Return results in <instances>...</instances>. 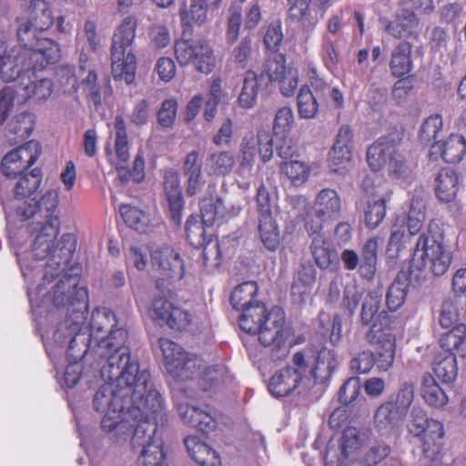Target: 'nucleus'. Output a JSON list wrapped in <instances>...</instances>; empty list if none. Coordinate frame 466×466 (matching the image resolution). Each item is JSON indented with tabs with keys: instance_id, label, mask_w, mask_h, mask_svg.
Masks as SVG:
<instances>
[{
	"instance_id": "4",
	"label": "nucleus",
	"mask_w": 466,
	"mask_h": 466,
	"mask_svg": "<svg viewBox=\"0 0 466 466\" xmlns=\"http://www.w3.org/2000/svg\"><path fill=\"white\" fill-rule=\"evenodd\" d=\"M240 310V329L248 334L258 335L263 346L271 348L274 360H281L289 354L290 331L285 326V313L280 308L268 312L263 303L256 302Z\"/></svg>"
},
{
	"instance_id": "60",
	"label": "nucleus",
	"mask_w": 466,
	"mask_h": 466,
	"mask_svg": "<svg viewBox=\"0 0 466 466\" xmlns=\"http://www.w3.org/2000/svg\"><path fill=\"white\" fill-rule=\"evenodd\" d=\"M57 82L66 94H75L78 90L79 84L74 66L66 65L58 67Z\"/></svg>"
},
{
	"instance_id": "46",
	"label": "nucleus",
	"mask_w": 466,
	"mask_h": 466,
	"mask_svg": "<svg viewBox=\"0 0 466 466\" xmlns=\"http://www.w3.org/2000/svg\"><path fill=\"white\" fill-rule=\"evenodd\" d=\"M54 83L49 78L30 80L23 84V92L25 99L46 101L53 94Z\"/></svg>"
},
{
	"instance_id": "13",
	"label": "nucleus",
	"mask_w": 466,
	"mask_h": 466,
	"mask_svg": "<svg viewBox=\"0 0 466 466\" xmlns=\"http://www.w3.org/2000/svg\"><path fill=\"white\" fill-rule=\"evenodd\" d=\"M28 15V20L22 22L17 29L18 40L23 46L41 49L45 47L41 42L49 41L57 44L50 38L40 35L54 23L52 11L45 0H31Z\"/></svg>"
},
{
	"instance_id": "15",
	"label": "nucleus",
	"mask_w": 466,
	"mask_h": 466,
	"mask_svg": "<svg viewBox=\"0 0 466 466\" xmlns=\"http://www.w3.org/2000/svg\"><path fill=\"white\" fill-rule=\"evenodd\" d=\"M409 430L420 437L425 457L432 460L441 452L443 446V426L439 420L429 419L421 408H412Z\"/></svg>"
},
{
	"instance_id": "59",
	"label": "nucleus",
	"mask_w": 466,
	"mask_h": 466,
	"mask_svg": "<svg viewBox=\"0 0 466 466\" xmlns=\"http://www.w3.org/2000/svg\"><path fill=\"white\" fill-rule=\"evenodd\" d=\"M459 299L457 298H446L443 299L439 316V322L444 329L451 328L459 318Z\"/></svg>"
},
{
	"instance_id": "14",
	"label": "nucleus",
	"mask_w": 466,
	"mask_h": 466,
	"mask_svg": "<svg viewBox=\"0 0 466 466\" xmlns=\"http://www.w3.org/2000/svg\"><path fill=\"white\" fill-rule=\"evenodd\" d=\"M167 372L177 380L197 379L204 366L202 359L186 352L180 345L167 339L158 340Z\"/></svg>"
},
{
	"instance_id": "16",
	"label": "nucleus",
	"mask_w": 466,
	"mask_h": 466,
	"mask_svg": "<svg viewBox=\"0 0 466 466\" xmlns=\"http://www.w3.org/2000/svg\"><path fill=\"white\" fill-rule=\"evenodd\" d=\"M258 213V232L265 248L275 251L280 242L279 228L277 223L278 208L275 199L265 186L261 185L257 192Z\"/></svg>"
},
{
	"instance_id": "9",
	"label": "nucleus",
	"mask_w": 466,
	"mask_h": 466,
	"mask_svg": "<svg viewBox=\"0 0 466 466\" xmlns=\"http://www.w3.org/2000/svg\"><path fill=\"white\" fill-rule=\"evenodd\" d=\"M164 409L159 414L144 416L135 423L131 446L133 450L139 451L137 463L139 466H167L166 454L163 451V441L157 436V420L163 421Z\"/></svg>"
},
{
	"instance_id": "24",
	"label": "nucleus",
	"mask_w": 466,
	"mask_h": 466,
	"mask_svg": "<svg viewBox=\"0 0 466 466\" xmlns=\"http://www.w3.org/2000/svg\"><path fill=\"white\" fill-rule=\"evenodd\" d=\"M258 154V142L255 137L244 138L240 146L239 164L236 171V181L244 191L250 186L253 166Z\"/></svg>"
},
{
	"instance_id": "52",
	"label": "nucleus",
	"mask_w": 466,
	"mask_h": 466,
	"mask_svg": "<svg viewBox=\"0 0 466 466\" xmlns=\"http://www.w3.org/2000/svg\"><path fill=\"white\" fill-rule=\"evenodd\" d=\"M116 141L115 147L118 162L127 164L129 159L128 138L127 134L126 122L123 116H116L115 118Z\"/></svg>"
},
{
	"instance_id": "54",
	"label": "nucleus",
	"mask_w": 466,
	"mask_h": 466,
	"mask_svg": "<svg viewBox=\"0 0 466 466\" xmlns=\"http://www.w3.org/2000/svg\"><path fill=\"white\" fill-rule=\"evenodd\" d=\"M411 237L406 228L405 218H397L392 226L388 250L394 251L397 256L400 250L405 247L406 243L410 242Z\"/></svg>"
},
{
	"instance_id": "38",
	"label": "nucleus",
	"mask_w": 466,
	"mask_h": 466,
	"mask_svg": "<svg viewBox=\"0 0 466 466\" xmlns=\"http://www.w3.org/2000/svg\"><path fill=\"white\" fill-rule=\"evenodd\" d=\"M419 25L416 15L407 9L401 10L396 17L388 23L386 32L396 39H405L411 36Z\"/></svg>"
},
{
	"instance_id": "5",
	"label": "nucleus",
	"mask_w": 466,
	"mask_h": 466,
	"mask_svg": "<svg viewBox=\"0 0 466 466\" xmlns=\"http://www.w3.org/2000/svg\"><path fill=\"white\" fill-rule=\"evenodd\" d=\"M437 225L429 224L428 230L419 235L410 265L411 278L416 285H422L431 274L444 275L452 261V252L443 243V236L432 232Z\"/></svg>"
},
{
	"instance_id": "21",
	"label": "nucleus",
	"mask_w": 466,
	"mask_h": 466,
	"mask_svg": "<svg viewBox=\"0 0 466 466\" xmlns=\"http://www.w3.org/2000/svg\"><path fill=\"white\" fill-rule=\"evenodd\" d=\"M190 398L192 395L185 388L179 386L173 390V399L181 420L199 431L209 432L216 427L215 420L208 412L189 405L187 400Z\"/></svg>"
},
{
	"instance_id": "2",
	"label": "nucleus",
	"mask_w": 466,
	"mask_h": 466,
	"mask_svg": "<svg viewBox=\"0 0 466 466\" xmlns=\"http://www.w3.org/2000/svg\"><path fill=\"white\" fill-rule=\"evenodd\" d=\"M58 196L56 191H47L38 201L31 198L17 207V215L23 219H32L27 230L33 238L31 252L34 259L44 264L31 265L18 256V262L26 282L35 284L43 275L49 277L59 275L61 267L70 261L76 248L74 238L65 234L56 243L60 229V219L56 213Z\"/></svg>"
},
{
	"instance_id": "19",
	"label": "nucleus",
	"mask_w": 466,
	"mask_h": 466,
	"mask_svg": "<svg viewBox=\"0 0 466 466\" xmlns=\"http://www.w3.org/2000/svg\"><path fill=\"white\" fill-rule=\"evenodd\" d=\"M157 289L159 292L152 301L149 314L160 325L166 324L174 329H185L191 322V314L179 307L174 306L171 301L172 292L169 289L164 288L159 281L157 282Z\"/></svg>"
},
{
	"instance_id": "63",
	"label": "nucleus",
	"mask_w": 466,
	"mask_h": 466,
	"mask_svg": "<svg viewBox=\"0 0 466 466\" xmlns=\"http://www.w3.org/2000/svg\"><path fill=\"white\" fill-rule=\"evenodd\" d=\"M360 392V382L359 378L352 377L348 379L340 387L338 397L342 405L351 404Z\"/></svg>"
},
{
	"instance_id": "49",
	"label": "nucleus",
	"mask_w": 466,
	"mask_h": 466,
	"mask_svg": "<svg viewBox=\"0 0 466 466\" xmlns=\"http://www.w3.org/2000/svg\"><path fill=\"white\" fill-rule=\"evenodd\" d=\"M234 156L228 151L215 152L207 158V167L210 174L226 176L234 167Z\"/></svg>"
},
{
	"instance_id": "17",
	"label": "nucleus",
	"mask_w": 466,
	"mask_h": 466,
	"mask_svg": "<svg viewBox=\"0 0 466 466\" xmlns=\"http://www.w3.org/2000/svg\"><path fill=\"white\" fill-rule=\"evenodd\" d=\"M292 365L278 370L268 383V390L274 397H286L299 390L308 379L309 366L302 352L293 355Z\"/></svg>"
},
{
	"instance_id": "57",
	"label": "nucleus",
	"mask_w": 466,
	"mask_h": 466,
	"mask_svg": "<svg viewBox=\"0 0 466 466\" xmlns=\"http://www.w3.org/2000/svg\"><path fill=\"white\" fill-rule=\"evenodd\" d=\"M34 116L27 112L17 115L9 124V131L17 138L25 140L30 137L34 129Z\"/></svg>"
},
{
	"instance_id": "58",
	"label": "nucleus",
	"mask_w": 466,
	"mask_h": 466,
	"mask_svg": "<svg viewBox=\"0 0 466 466\" xmlns=\"http://www.w3.org/2000/svg\"><path fill=\"white\" fill-rule=\"evenodd\" d=\"M280 169L295 186L305 183L309 176V170L307 166L303 162L297 160L284 162Z\"/></svg>"
},
{
	"instance_id": "40",
	"label": "nucleus",
	"mask_w": 466,
	"mask_h": 466,
	"mask_svg": "<svg viewBox=\"0 0 466 466\" xmlns=\"http://www.w3.org/2000/svg\"><path fill=\"white\" fill-rule=\"evenodd\" d=\"M117 326L116 315L108 309H97L92 313L91 320L89 323V334L83 337V344L90 342L91 339L98 340L100 335L106 331L107 333L111 329Z\"/></svg>"
},
{
	"instance_id": "62",
	"label": "nucleus",
	"mask_w": 466,
	"mask_h": 466,
	"mask_svg": "<svg viewBox=\"0 0 466 466\" xmlns=\"http://www.w3.org/2000/svg\"><path fill=\"white\" fill-rule=\"evenodd\" d=\"M361 440L360 437V431L355 427H348L343 431L340 439V449L341 454L344 458L350 456V454L359 449L360 446Z\"/></svg>"
},
{
	"instance_id": "53",
	"label": "nucleus",
	"mask_w": 466,
	"mask_h": 466,
	"mask_svg": "<svg viewBox=\"0 0 466 466\" xmlns=\"http://www.w3.org/2000/svg\"><path fill=\"white\" fill-rule=\"evenodd\" d=\"M443 122L440 115H432L427 117L419 131V139L424 145L439 142L437 139L442 131Z\"/></svg>"
},
{
	"instance_id": "18",
	"label": "nucleus",
	"mask_w": 466,
	"mask_h": 466,
	"mask_svg": "<svg viewBox=\"0 0 466 466\" xmlns=\"http://www.w3.org/2000/svg\"><path fill=\"white\" fill-rule=\"evenodd\" d=\"M175 55L181 66L192 65L197 71L206 75L211 73L217 65L213 48L203 40H177Z\"/></svg>"
},
{
	"instance_id": "3",
	"label": "nucleus",
	"mask_w": 466,
	"mask_h": 466,
	"mask_svg": "<svg viewBox=\"0 0 466 466\" xmlns=\"http://www.w3.org/2000/svg\"><path fill=\"white\" fill-rule=\"evenodd\" d=\"M42 282L35 289L28 284L27 295L32 307L39 308L51 302L56 309L66 308V313L72 314V323L66 327L73 334L84 325L88 309V293L85 287H79V274L67 273L61 267L59 275L49 277L47 280L40 275Z\"/></svg>"
},
{
	"instance_id": "61",
	"label": "nucleus",
	"mask_w": 466,
	"mask_h": 466,
	"mask_svg": "<svg viewBox=\"0 0 466 466\" xmlns=\"http://www.w3.org/2000/svg\"><path fill=\"white\" fill-rule=\"evenodd\" d=\"M294 120V113L290 106H285L279 108L273 123L274 133L285 136L291 130Z\"/></svg>"
},
{
	"instance_id": "45",
	"label": "nucleus",
	"mask_w": 466,
	"mask_h": 466,
	"mask_svg": "<svg viewBox=\"0 0 466 466\" xmlns=\"http://www.w3.org/2000/svg\"><path fill=\"white\" fill-rule=\"evenodd\" d=\"M378 248L379 242L375 238H369L362 248L360 273L365 279H371L376 273Z\"/></svg>"
},
{
	"instance_id": "30",
	"label": "nucleus",
	"mask_w": 466,
	"mask_h": 466,
	"mask_svg": "<svg viewBox=\"0 0 466 466\" xmlns=\"http://www.w3.org/2000/svg\"><path fill=\"white\" fill-rule=\"evenodd\" d=\"M164 190L168 203L171 218L176 225H179L182 218L184 201L182 198L180 180L177 172L172 170L166 172L164 177Z\"/></svg>"
},
{
	"instance_id": "64",
	"label": "nucleus",
	"mask_w": 466,
	"mask_h": 466,
	"mask_svg": "<svg viewBox=\"0 0 466 466\" xmlns=\"http://www.w3.org/2000/svg\"><path fill=\"white\" fill-rule=\"evenodd\" d=\"M418 206L419 207L416 208L414 206V202H412L408 216L404 217L406 221V228L411 236H416L420 232L425 219L423 207L419 204Z\"/></svg>"
},
{
	"instance_id": "47",
	"label": "nucleus",
	"mask_w": 466,
	"mask_h": 466,
	"mask_svg": "<svg viewBox=\"0 0 466 466\" xmlns=\"http://www.w3.org/2000/svg\"><path fill=\"white\" fill-rule=\"evenodd\" d=\"M386 201L384 196H373L367 202L365 222L369 228H376L386 216Z\"/></svg>"
},
{
	"instance_id": "32",
	"label": "nucleus",
	"mask_w": 466,
	"mask_h": 466,
	"mask_svg": "<svg viewBox=\"0 0 466 466\" xmlns=\"http://www.w3.org/2000/svg\"><path fill=\"white\" fill-rule=\"evenodd\" d=\"M411 277L410 269L407 271L400 270L389 287L386 294V304L390 311L398 310L404 304L410 285L420 286L415 284Z\"/></svg>"
},
{
	"instance_id": "33",
	"label": "nucleus",
	"mask_w": 466,
	"mask_h": 466,
	"mask_svg": "<svg viewBox=\"0 0 466 466\" xmlns=\"http://www.w3.org/2000/svg\"><path fill=\"white\" fill-rule=\"evenodd\" d=\"M338 365L339 360L334 350L327 347H322L321 350L318 351L316 363L310 370V374L313 377L315 383H327L330 380Z\"/></svg>"
},
{
	"instance_id": "20",
	"label": "nucleus",
	"mask_w": 466,
	"mask_h": 466,
	"mask_svg": "<svg viewBox=\"0 0 466 466\" xmlns=\"http://www.w3.org/2000/svg\"><path fill=\"white\" fill-rule=\"evenodd\" d=\"M263 73L268 81L277 83L282 96H292L299 86V72L296 68L286 66V58L282 54L269 56L263 66Z\"/></svg>"
},
{
	"instance_id": "39",
	"label": "nucleus",
	"mask_w": 466,
	"mask_h": 466,
	"mask_svg": "<svg viewBox=\"0 0 466 466\" xmlns=\"http://www.w3.org/2000/svg\"><path fill=\"white\" fill-rule=\"evenodd\" d=\"M460 177L456 171L450 167L439 170L435 178V192L437 198L443 202L452 201L457 194Z\"/></svg>"
},
{
	"instance_id": "29",
	"label": "nucleus",
	"mask_w": 466,
	"mask_h": 466,
	"mask_svg": "<svg viewBox=\"0 0 466 466\" xmlns=\"http://www.w3.org/2000/svg\"><path fill=\"white\" fill-rule=\"evenodd\" d=\"M240 208H233L229 211L223 199L219 197H207L200 201V212L202 223L207 227H211L215 224H220L228 217L236 216Z\"/></svg>"
},
{
	"instance_id": "44",
	"label": "nucleus",
	"mask_w": 466,
	"mask_h": 466,
	"mask_svg": "<svg viewBox=\"0 0 466 466\" xmlns=\"http://www.w3.org/2000/svg\"><path fill=\"white\" fill-rule=\"evenodd\" d=\"M319 96H315L309 86H302L297 96L298 113L300 118L312 119L319 110Z\"/></svg>"
},
{
	"instance_id": "41",
	"label": "nucleus",
	"mask_w": 466,
	"mask_h": 466,
	"mask_svg": "<svg viewBox=\"0 0 466 466\" xmlns=\"http://www.w3.org/2000/svg\"><path fill=\"white\" fill-rule=\"evenodd\" d=\"M183 172L187 177V194L194 196L202 186V162L198 152H189L183 164Z\"/></svg>"
},
{
	"instance_id": "55",
	"label": "nucleus",
	"mask_w": 466,
	"mask_h": 466,
	"mask_svg": "<svg viewBox=\"0 0 466 466\" xmlns=\"http://www.w3.org/2000/svg\"><path fill=\"white\" fill-rule=\"evenodd\" d=\"M413 400L414 385L412 382L404 381L401 383L396 395L392 396L388 401L391 402L394 408L398 409L406 417Z\"/></svg>"
},
{
	"instance_id": "48",
	"label": "nucleus",
	"mask_w": 466,
	"mask_h": 466,
	"mask_svg": "<svg viewBox=\"0 0 466 466\" xmlns=\"http://www.w3.org/2000/svg\"><path fill=\"white\" fill-rule=\"evenodd\" d=\"M258 293L256 282L247 281L235 288L230 296V303L234 309L240 310L253 304V299Z\"/></svg>"
},
{
	"instance_id": "50",
	"label": "nucleus",
	"mask_w": 466,
	"mask_h": 466,
	"mask_svg": "<svg viewBox=\"0 0 466 466\" xmlns=\"http://www.w3.org/2000/svg\"><path fill=\"white\" fill-rule=\"evenodd\" d=\"M421 394L425 401L432 407H441L448 402L446 392L431 376L424 378Z\"/></svg>"
},
{
	"instance_id": "23",
	"label": "nucleus",
	"mask_w": 466,
	"mask_h": 466,
	"mask_svg": "<svg viewBox=\"0 0 466 466\" xmlns=\"http://www.w3.org/2000/svg\"><path fill=\"white\" fill-rule=\"evenodd\" d=\"M352 130L348 126L341 127L329 154V163L333 172L346 170L352 157Z\"/></svg>"
},
{
	"instance_id": "12",
	"label": "nucleus",
	"mask_w": 466,
	"mask_h": 466,
	"mask_svg": "<svg viewBox=\"0 0 466 466\" xmlns=\"http://www.w3.org/2000/svg\"><path fill=\"white\" fill-rule=\"evenodd\" d=\"M400 132H394L379 138L367 150V162L373 170H380L387 163L389 170L397 177L406 176L410 168L405 157L396 150L402 140Z\"/></svg>"
},
{
	"instance_id": "10",
	"label": "nucleus",
	"mask_w": 466,
	"mask_h": 466,
	"mask_svg": "<svg viewBox=\"0 0 466 466\" xmlns=\"http://www.w3.org/2000/svg\"><path fill=\"white\" fill-rule=\"evenodd\" d=\"M292 203L303 207L304 212L300 216L309 235L319 233L325 223L335 221L341 215V198L332 188L321 189L315 197L312 207L308 206L307 199L302 196L294 197Z\"/></svg>"
},
{
	"instance_id": "6",
	"label": "nucleus",
	"mask_w": 466,
	"mask_h": 466,
	"mask_svg": "<svg viewBox=\"0 0 466 466\" xmlns=\"http://www.w3.org/2000/svg\"><path fill=\"white\" fill-rule=\"evenodd\" d=\"M45 47L36 49L25 46L10 47L6 42H0V78L4 82H12L23 74H34L42 70L46 64L56 63L60 56L58 44L49 41L41 42Z\"/></svg>"
},
{
	"instance_id": "25",
	"label": "nucleus",
	"mask_w": 466,
	"mask_h": 466,
	"mask_svg": "<svg viewBox=\"0 0 466 466\" xmlns=\"http://www.w3.org/2000/svg\"><path fill=\"white\" fill-rule=\"evenodd\" d=\"M152 262L157 265L165 276L171 280H179L184 276V264L179 254L171 247L164 246L152 251Z\"/></svg>"
},
{
	"instance_id": "8",
	"label": "nucleus",
	"mask_w": 466,
	"mask_h": 466,
	"mask_svg": "<svg viewBox=\"0 0 466 466\" xmlns=\"http://www.w3.org/2000/svg\"><path fill=\"white\" fill-rule=\"evenodd\" d=\"M137 25L134 16L126 17L112 38V74L116 80H123L127 85L134 81L137 69V57L133 48Z\"/></svg>"
},
{
	"instance_id": "37",
	"label": "nucleus",
	"mask_w": 466,
	"mask_h": 466,
	"mask_svg": "<svg viewBox=\"0 0 466 466\" xmlns=\"http://www.w3.org/2000/svg\"><path fill=\"white\" fill-rule=\"evenodd\" d=\"M72 323V314H66L65 319L59 322L53 332L52 339L55 345L63 347L68 343L67 356L74 357L75 359L81 357L82 354H76L75 347L77 345V341L86 336V332H82L81 325L79 329L73 334H69L66 327Z\"/></svg>"
},
{
	"instance_id": "27",
	"label": "nucleus",
	"mask_w": 466,
	"mask_h": 466,
	"mask_svg": "<svg viewBox=\"0 0 466 466\" xmlns=\"http://www.w3.org/2000/svg\"><path fill=\"white\" fill-rule=\"evenodd\" d=\"M222 0H191L188 7L180 11L181 22L184 25H201L207 23Z\"/></svg>"
},
{
	"instance_id": "11",
	"label": "nucleus",
	"mask_w": 466,
	"mask_h": 466,
	"mask_svg": "<svg viewBox=\"0 0 466 466\" xmlns=\"http://www.w3.org/2000/svg\"><path fill=\"white\" fill-rule=\"evenodd\" d=\"M443 353H440L433 362V371L443 383H452L458 376L456 354L466 356V325L458 324L443 334L440 339Z\"/></svg>"
},
{
	"instance_id": "51",
	"label": "nucleus",
	"mask_w": 466,
	"mask_h": 466,
	"mask_svg": "<svg viewBox=\"0 0 466 466\" xmlns=\"http://www.w3.org/2000/svg\"><path fill=\"white\" fill-rule=\"evenodd\" d=\"M119 212L125 223L131 228L140 233L148 230L147 216L139 208L129 205H121Z\"/></svg>"
},
{
	"instance_id": "36",
	"label": "nucleus",
	"mask_w": 466,
	"mask_h": 466,
	"mask_svg": "<svg viewBox=\"0 0 466 466\" xmlns=\"http://www.w3.org/2000/svg\"><path fill=\"white\" fill-rule=\"evenodd\" d=\"M184 443L190 457L200 466L220 465V458L217 451L198 437L187 436Z\"/></svg>"
},
{
	"instance_id": "56",
	"label": "nucleus",
	"mask_w": 466,
	"mask_h": 466,
	"mask_svg": "<svg viewBox=\"0 0 466 466\" xmlns=\"http://www.w3.org/2000/svg\"><path fill=\"white\" fill-rule=\"evenodd\" d=\"M41 183V172L35 168L30 174L22 175L15 186V194L17 198L30 197Z\"/></svg>"
},
{
	"instance_id": "7",
	"label": "nucleus",
	"mask_w": 466,
	"mask_h": 466,
	"mask_svg": "<svg viewBox=\"0 0 466 466\" xmlns=\"http://www.w3.org/2000/svg\"><path fill=\"white\" fill-rule=\"evenodd\" d=\"M96 355L101 376L139 374V364L131 359L128 332L123 327L111 329L106 337L96 341Z\"/></svg>"
},
{
	"instance_id": "31",
	"label": "nucleus",
	"mask_w": 466,
	"mask_h": 466,
	"mask_svg": "<svg viewBox=\"0 0 466 466\" xmlns=\"http://www.w3.org/2000/svg\"><path fill=\"white\" fill-rule=\"evenodd\" d=\"M315 235L311 241L310 250L316 265L320 269L337 270L339 264L338 252L325 237L319 233Z\"/></svg>"
},
{
	"instance_id": "35",
	"label": "nucleus",
	"mask_w": 466,
	"mask_h": 466,
	"mask_svg": "<svg viewBox=\"0 0 466 466\" xmlns=\"http://www.w3.org/2000/svg\"><path fill=\"white\" fill-rule=\"evenodd\" d=\"M431 147L445 162L458 163L466 154V139L461 135L451 134L444 141L432 144Z\"/></svg>"
},
{
	"instance_id": "28",
	"label": "nucleus",
	"mask_w": 466,
	"mask_h": 466,
	"mask_svg": "<svg viewBox=\"0 0 466 466\" xmlns=\"http://www.w3.org/2000/svg\"><path fill=\"white\" fill-rule=\"evenodd\" d=\"M405 418L391 402L387 400L381 403L375 411V430L381 436H390L399 430Z\"/></svg>"
},
{
	"instance_id": "42",
	"label": "nucleus",
	"mask_w": 466,
	"mask_h": 466,
	"mask_svg": "<svg viewBox=\"0 0 466 466\" xmlns=\"http://www.w3.org/2000/svg\"><path fill=\"white\" fill-rule=\"evenodd\" d=\"M376 343L375 363L380 370L387 371L392 366L395 358V337L379 332Z\"/></svg>"
},
{
	"instance_id": "1",
	"label": "nucleus",
	"mask_w": 466,
	"mask_h": 466,
	"mask_svg": "<svg viewBox=\"0 0 466 466\" xmlns=\"http://www.w3.org/2000/svg\"><path fill=\"white\" fill-rule=\"evenodd\" d=\"M105 383L96 391L93 408L104 413L101 429L111 441L121 444L127 441L136 422L144 416L159 414L163 400L149 386L150 373L101 376Z\"/></svg>"
},
{
	"instance_id": "43",
	"label": "nucleus",
	"mask_w": 466,
	"mask_h": 466,
	"mask_svg": "<svg viewBox=\"0 0 466 466\" xmlns=\"http://www.w3.org/2000/svg\"><path fill=\"white\" fill-rule=\"evenodd\" d=\"M264 76L263 72L259 76L253 71L246 72L242 90L238 96V103L241 107L248 109L255 106L258 88Z\"/></svg>"
},
{
	"instance_id": "22",
	"label": "nucleus",
	"mask_w": 466,
	"mask_h": 466,
	"mask_svg": "<svg viewBox=\"0 0 466 466\" xmlns=\"http://www.w3.org/2000/svg\"><path fill=\"white\" fill-rule=\"evenodd\" d=\"M186 232L187 240L191 245L203 246L202 266L206 270L210 272L218 268L221 260L218 241L215 238H209L208 241L202 239L205 233L204 228L198 224H190L189 219L187 220Z\"/></svg>"
},
{
	"instance_id": "34",
	"label": "nucleus",
	"mask_w": 466,
	"mask_h": 466,
	"mask_svg": "<svg viewBox=\"0 0 466 466\" xmlns=\"http://www.w3.org/2000/svg\"><path fill=\"white\" fill-rule=\"evenodd\" d=\"M411 52L412 46L406 41L400 42L392 49L389 67L394 77H403L412 71Z\"/></svg>"
},
{
	"instance_id": "26",
	"label": "nucleus",
	"mask_w": 466,
	"mask_h": 466,
	"mask_svg": "<svg viewBox=\"0 0 466 466\" xmlns=\"http://www.w3.org/2000/svg\"><path fill=\"white\" fill-rule=\"evenodd\" d=\"M37 157L30 154L27 145L11 150L2 159V172L7 178H15L17 175H24L23 172L34 165Z\"/></svg>"
}]
</instances>
